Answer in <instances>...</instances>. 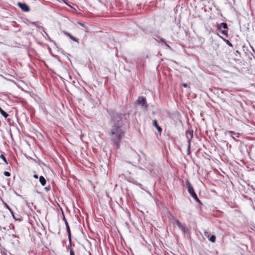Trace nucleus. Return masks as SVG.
Returning <instances> with one entry per match:
<instances>
[{
  "mask_svg": "<svg viewBox=\"0 0 255 255\" xmlns=\"http://www.w3.org/2000/svg\"><path fill=\"white\" fill-rule=\"evenodd\" d=\"M125 131L123 127H112L110 131V138L117 148L125 136Z\"/></svg>",
  "mask_w": 255,
  "mask_h": 255,
  "instance_id": "nucleus-1",
  "label": "nucleus"
},
{
  "mask_svg": "<svg viewBox=\"0 0 255 255\" xmlns=\"http://www.w3.org/2000/svg\"><path fill=\"white\" fill-rule=\"evenodd\" d=\"M112 127H123L124 115L121 114L112 112L111 113Z\"/></svg>",
  "mask_w": 255,
  "mask_h": 255,
  "instance_id": "nucleus-2",
  "label": "nucleus"
},
{
  "mask_svg": "<svg viewBox=\"0 0 255 255\" xmlns=\"http://www.w3.org/2000/svg\"><path fill=\"white\" fill-rule=\"evenodd\" d=\"M62 215H63V220L64 221V223H65V226L66 227V230H67V232L68 236V240H69L70 245H71L72 239H71V231H70V229L69 225L68 223V222L67 221V220L66 219V218L64 216V214L63 211H62Z\"/></svg>",
  "mask_w": 255,
  "mask_h": 255,
  "instance_id": "nucleus-3",
  "label": "nucleus"
},
{
  "mask_svg": "<svg viewBox=\"0 0 255 255\" xmlns=\"http://www.w3.org/2000/svg\"><path fill=\"white\" fill-rule=\"evenodd\" d=\"M138 104L141 105L142 107L147 108V105L146 104V99L143 97H139L137 101Z\"/></svg>",
  "mask_w": 255,
  "mask_h": 255,
  "instance_id": "nucleus-4",
  "label": "nucleus"
},
{
  "mask_svg": "<svg viewBox=\"0 0 255 255\" xmlns=\"http://www.w3.org/2000/svg\"><path fill=\"white\" fill-rule=\"evenodd\" d=\"M17 5L23 11L28 12L30 10L29 6L26 4H25L24 3H22V2H19L17 3Z\"/></svg>",
  "mask_w": 255,
  "mask_h": 255,
  "instance_id": "nucleus-5",
  "label": "nucleus"
},
{
  "mask_svg": "<svg viewBox=\"0 0 255 255\" xmlns=\"http://www.w3.org/2000/svg\"><path fill=\"white\" fill-rule=\"evenodd\" d=\"M186 134H189L190 136V138H189L188 140V150L189 151L191 146V139L193 138V130L187 131L186 132Z\"/></svg>",
  "mask_w": 255,
  "mask_h": 255,
  "instance_id": "nucleus-6",
  "label": "nucleus"
},
{
  "mask_svg": "<svg viewBox=\"0 0 255 255\" xmlns=\"http://www.w3.org/2000/svg\"><path fill=\"white\" fill-rule=\"evenodd\" d=\"M63 32L66 35L68 36L71 40L76 41L77 43H79V39L78 38L74 37L70 33L66 31H64Z\"/></svg>",
  "mask_w": 255,
  "mask_h": 255,
  "instance_id": "nucleus-7",
  "label": "nucleus"
},
{
  "mask_svg": "<svg viewBox=\"0 0 255 255\" xmlns=\"http://www.w3.org/2000/svg\"><path fill=\"white\" fill-rule=\"evenodd\" d=\"M217 29L219 30H221V29L223 28L225 29H228V25L226 23L222 22L220 24H218L217 26Z\"/></svg>",
  "mask_w": 255,
  "mask_h": 255,
  "instance_id": "nucleus-8",
  "label": "nucleus"
},
{
  "mask_svg": "<svg viewBox=\"0 0 255 255\" xmlns=\"http://www.w3.org/2000/svg\"><path fill=\"white\" fill-rule=\"evenodd\" d=\"M191 194V196L196 200V202L199 203L200 204H202L200 200L197 197V195L196 194V192H189Z\"/></svg>",
  "mask_w": 255,
  "mask_h": 255,
  "instance_id": "nucleus-9",
  "label": "nucleus"
},
{
  "mask_svg": "<svg viewBox=\"0 0 255 255\" xmlns=\"http://www.w3.org/2000/svg\"><path fill=\"white\" fill-rule=\"evenodd\" d=\"M2 203L4 204L5 207H6L10 212L11 214L12 215V217L15 219V217L14 215V212L12 211V210L9 207V206L3 201H2Z\"/></svg>",
  "mask_w": 255,
  "mask_h": 255,
  "instance_id": "nucleus-10",
  "label": "nucleus"
},
{
  "mask_svg": "<svg viewBox=\"0 0 255 255\" xmlns=\"http://www.w3.org/2000/svg\"><path fill=\"white\" fill-rule=\"evenodd\" d=\"M153 125L159 132H161L162 131L161 128L158 125L157 122L156 120L153 121Z\"/></svg>",
  "mask_w": 255,
  "mask_h": 255,
  "instance_id": "nucleus-11",
  "label": "nucleus"
},
{
  "mask_svg": "<svg viewBox=\"0 0 255 255\" xmlns=\"http://www.w3.org/2000/svg\"><path fill=\"white\" fill-rule=\"evenodd\" d=\"M186 185L188 188V191H194L192 185L188 181L186 182Z\"/></svg>",
  "mask_w": 255,
  "mask_h": 255,
  "instance_id": "nucleus-12",
  "label": "nucleus"
},
{
  "mask_svg": "<svg viewBox=\"0 0 255 255\" xmlns=\"http://www.w3.org/2000/svg\"><path fill=\"white\" fill-rule=\"evenodd\" d=\"M218 35L220 36V37H221L226 43V44L228 45H229V46L232 47H233V44L228 39L224 38L221 36H220L219 34H218Z\"/></svg>",
  "mask_w": 255,
  "mask_h": 255,
  "instance_id": "nucleus-13",
  "label": "nucleus"
},
{
  "mask_svg": "<svg viewBox=\"0 0 255 255\" xmlns=\"http://www.w3.org/2000/svg\"><path fill=\"white\" fill-rule=\"evenodd\" d=\"M179 229L184 233H187L189 231V230L183 225L180 227Z\"/></svg>",
  "mask_w": 255,
  "mask_h": 255,
  "instance_id": "nucleus-14",
  "label": "nucleus"
},
{
  "mask_svg": "<svg viewBox=\"0 0 255 255\" xmlns=\"http://www.w3.org/2000/svg\"><path fill=\"white\" fill-rule=\"evenodd\" d=\"M39 181H40V183L42 184V185H43V186L45 185L46 184V180L43 176H40Z\"/></svg>",
  "mask_w": 255,
  "mask_h": 255,
  "instance_id": "nucleus-15",
  "label": "nucleus"
},
{
  "mask_svg": "<svg viewBox=\"0 0 255 255\" xmlns=\"http://www.w3.org/2000/svg\"><path fill=\"white\" fill-rule=\"evenodd\" d=\"M0 113L5 118H6L8 115L4 111H3L0 107Z\"/></svg>",
  "mask_w": 255,
  "mask_h": 255,
  "instance_id": "nucleus-16",
  "label": "nucleus"
},
{
  "mask_svg": "<svg viewBox=\"0 0 255 255\" xmlns=\"http://www.w3.org/2000/svg\"><path fill=\"white\" fill-rule=\"evenodd\" d=\"M209 240L212 243H214L216 241V237L214 235H212L210 238H209Z\"/></svg>",
  "mask_w": 255,
  "mask_h": 255,
  "instance_id": "nucleus-17",
  "label": "nucleus"
},
{
  "mask_svg": "<svg viewBox=\"0 0 255 255\" xmlns=\"http://www.w3.org/2000/svg\"><path fill=\"white\" fill-rule=\"evenodd\" d=\"M227 132L231 134H233V135H236L237 136V137H239V136H240V134L239 133H237L234 131H228Z\"/></svg>",
  "mask_w": 255,
  "mask_h": 255,
  "instance_id": "nucleus-18",
  "label": "nucleus"
},
{
  "mask_svg": "<svg viewBox=\"0 0 255 255\" xmlns=\"http://www.w3.org/2000/svg\"><path fill=\"white\" fill-rule=\"evenodd\" d=\"M205 236L208 239L211 237V233L207 231H205L204 232Z\"/></svg>",
  "mask_w": 255,
  "mask_h": 255,
  "instance_id": "nucleus-19",
  "label": "nucleus"
},
{
  "mask_svg": "<svg viewBox=\"0 0 255 255\" xmlns=\"http://www.w3.org/2000/svg\"><path fill=\"white\" fill-rule=\"evenodd\" d=\"M175 222V224H176V225L178 226V227L179 228L180 227H181L182 224L179 222V220H177V219H175L174 220Z\"/></svg>",
  "mask_w": 255,
  "mask_h": 255,
  "instance_id": "nucleus-20",
  "label": "nucleus"
},
{
  "mask_svg": "<svg viewBox=\"0 0 255 255\" xmlns=\"http://www.w3.org/2000/svg\"><path fill=\"white\" fill-rule=\"evenodd\" d=\"M222 34L224 35H225L226 37H228V30H220Z\"/></svg>",
  "mask_w": 255,
  "mask_h": 255,
  "instance_id": "nucleus-21",
  "label": "nucleus"
},
{
  "mask_svg": "<svg viewBox=\"0 0 255 255\" xmlns=\"http://www.w3.org/2000/svg\"><path fill=\"white\" fill-rule=\"evenodd\" d=\"M31 24L32 25L35 26L36 27H38V28L43 29V28L42 26L37 25V23L36 22H31Z\"/></svg>",
  "mask_w": 255,
  "mask_h": 255,
  "instance_id": "nucleus-22",
  "label": "nucleus"
},
{
  "mask_svg": "<svg viewBox=\"0 0 255 255\" xmlns=\"http://www.w3.org/2000/svg\"><path fill=\"white\" fill-rule=\"evenodd\" d=\"M0 157L2 159V160L4 161V162L6 163V164H7V160L5 158V157H4V156L3 155V154H1L0 155Z\"/></svg>",
  "mask_w": 255,
  "mask_h": 255,
  "instance_id": "nucleus-23",
  "label": "nucleus"
},
{
  "mask_svg": "<svg viewBox=\"0 0 255 255\" xmlns=\"http://www.w3.org/2000/svg\"><path fill=\"white\" fill-rule=\"evenodd\" d=\"M70 255H75L74 250L72 248L70 249Z\"/></svg>",
  "mask_w": 255,
  "mask_h": 255,
  "instance_id": "nucleus-24",
  "label": "nucleus"
},
{
  "mask_svg": "<svg viewBox=\"0 0 255 255\" xmlns=\"http://www.w3.org/2000/svg\"><path fill=\"white\" fill-rule=\"evenodd\" d=\"M4 175L5 176H7V177H9L10 176V174L9 172H7V171H4Z\"/></svg>",
  "mask_w": 255,
  "mask_h": 255,
  "instance_id": "nucleus-25",
  "label": "nucleus"
},
{
  "mask_svg": "<svg viewBox=\"0 0 255 255\" xmlns=\"http://www.w3.org/2000/svg\"><path fill=\"white\" fill-rule=\"evenodd\" d=\"M15 194H16V195L17 196H19V197H20V198H22L23 199H24V198L23 197H22V196H21V195H20L18 194L17 193V192H15Z\"/></svg>",
  "mask_w": 255,
  "mask_h": 255,
  "instance_id": "nucleus-26",
  "label": "nucleus"
},
{
  "mask_svg": "<svg viewBox=\"0 0 255 255\" xmlns=\"http://www.w3.org/2000/svg\"><path fill=\"white\" fill-rule=\"evenodd\" d=\"M160 41L161 42H163V43H165V42L164 39H163V38H160Z\"/></svg>",
  "mask_w": 255,
  "mask_h": 255,
  "instance_id": "nucleus-27",
  "label": "nucleus"
},
{
  "mask_svg": "<svg viewBox=\"0 0 255 255\" xmlns=\"http://www.w3.org/2000/svg\"><path fill=\"white\" fill-rule=\"evenodd\" d=\"M164 44H165V45L166 47H167L168 48H170V47L169 46V45L168 44H167V43H166V42H165V43H164Z\"/></svg>",
  "mask_w": 255,
  "mask_h": 255,
  "instance_id": "nucleus-28",
  "label": "nucleus"
},
{
  "mask_svg": "<svg viewBox=\"0 0 255 255\" xmlns=\"http://www.w3.org/2000/svg\"><path fill=\"white\" fill-rule=\"evenodd\" d=\"M78 24L82 26H84V24L81 22H78Z\"/></svg>",
  "mask_w": 255,
  "mask_h": 255,
  "instance_id": "nucleus-29",
  "label": "nucleus"
},
{
  "mask_svg": "<svg viewBox=\"0 0 255 255\" xmlns=\"http://www.w3.org/2000/svg\"><path fill=\"white\" fill-rule=\"evenodd\" d=\"M34 177L35 178H36V179H37V178H38V175H34Z\"/></svg>",
  "mask_w": 255,
  "mask_h": 255,
  "instance_id": "nucleus-30",
  "label": "nucleus"
},
{
  "mask_svg": "<svg viewBox=\"0 0 255 255\" xmlns=\"http://www.w3.org/2000/svg\"><path fill=\"white\" fill-rule=\"evenodd\" d=\"M106 195L107 197L109 198V194H108V192H106Z\"/></svg>",
  "mask_w": 255,
  "mask_h": 255,
  "instance_id": "nucleus-31",
  "label": "nucleus"
},
{
  "mask_svg": "<svg viewBox=\"0 0 255 255\" xmlns=\"http://www.w3.org/2000/svg\"><path fill=\"white\" fill-rule=\"evenodd\" d=\"M183 86L184 87H186L187 86V84H184L183 85Z\"/></svg>",
  "mask_w": 255,
  "mask_h": 255,
  "instance_id": "nucleus-32",
  "label": "nucleus"
},
{
  "mask_svg": "<svg viewBox=\"0 0 255 255\" xmlns=\"http://www.w3.org/2000/svg\"><path fill=\"white\" fill-rule=\"evenodd\" d=\"M2 255H6L4 252L1 253Z\"/></svg>",
  "mask_w": 255,
  "mask_h": 255,
  "instance_id": "nucleus-33",
  "label": "nucleus"
},
{
  "mask_svg": "<svg viewBox=\"0 0 255 255\" xmlns=\"http://www.w3.org/2000/svg\"><path fill=\"white\" fill-rule=\"evenodd\" d=\"M24 201H25V202L26 203V204H28V203H27V201H26V200H24Z\"/></svg>",
  "mask_w": 255,
  "mask_h": 255,
  "instance_id": "nucleus-34",
  "label": "nucleus"
},
{
  "mask_svg": "<svg viewBox=\"0 0 255 255\" xmlns=\"http://www.w3.org/2000/svg\"><path fill=\"white\" fill-rule=\"evenodd\" d=\"M141 189H142V190H145V189H144V188H142L141 187Z\"/></svg>",
  "mask_w": 255,
  "mask_h": 255,
  "instance_id": "nucleus-35",
  "label": "nucleus"
},
{
  "mask_svg": "<svg viewBox=\"0 0 255 255\" xmlns=\"http://www.w3.org/2000/svg\"><path fill=\"white\" fill-rule=\"evenodd\" d=\"M45 189L46 190H48V188L47 187H45Z\"/></svg>",
  "mask_w": 255,
  "mask_h": 255,
  "instance_id": "nucleus-36",
  "label": "nucleus"
},
{
  "mask_svg": "<svg viewBox=\"0 0 255 255\" xmlns=\"http://www.w3.org/2000/svg\"><path fill=\"white\" fill-rule=\"evenodd\" d=\"M139 185L140 186H141V184H139Z\"/></svg>",
  "mask_w": 255,
  "mask_h": 255,
  "instance_id": "nucleus-37",
  "label": "nucleus"
}]
</instances>
